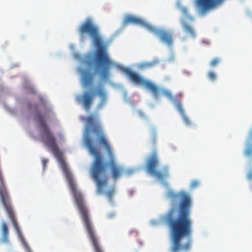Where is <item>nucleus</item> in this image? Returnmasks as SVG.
<instances>
[{
    "label": "nucleus",
    "mask_w": 252,
    "mask_h": 252,
    "mask_svg": "<svg viewBox=\"0 0 252 252\" xmlns=\"http://www.w3.org/2000/svg\"><path fill=\"white\" fill-rule=\"evenodd\" d=\"M208 77L212 81H215L216 78V74L213 72H209L208 74Z\"/></svg>",
    "instance_id": "aec40b11"
},
{
    "label": "nucleus",
    "mask_w": 252,
    "mask_h": 252,
    "mask_svg": "<svg viewBox=\"0 0 252 252\" xmlns=\"http://www.w3.org/2000/svg\"><path fill=\"white\" fill-rule=\"evenodd\" d=\"M40 127L41 130L42 142L50 148L53 154L58 158L61 167L67 180L70 189L80 213L82 220L94 252H103L98 237L95 233L89 211L84 203L82 194L77 189L72 175L63 158L62 153L60 151L57 146L55 137L49 126Z\"/></svg>",
    "instance_id": "7ed1b4c3"
},
{
    "label": "nucleus",
    "mask_w": 252,
    "mask_h": 252,
    "mask_svg": "<svg viewBox=\"0 0 252 252\" xmlns=\"http://www.w3.org/2000/svg\"><path fill=\"white\" fill-rule=\"evenodd\" d=\"M148 31L157 35L162 42L165 44L168 47H171L173 42V36L172 34L163 29L157 28L151 26H148Z\"/></svg>",
    "instance_id": "0eeeda50"
},
{
    "label": "nucleus",
    "mask_w": 252,
    "mask_h": 252,
    "mask_svg": "<svg viewBox=\"0 0 252 252\" xmlns=\"http://www.w3.org/2000/svg\"><path fill=\"white\" fill-rule=\"evenodd\" d=\"M48 162V159L46 158H43L42 159V163L43 164V169H45L46 165Z\"/></svg>",
    "instance_id": "412c9836"
},
{
    "label": "nucleus",
    "mask_w": 252,
    "mask_h": 252,
    "mask_svg": "<svg viewBox=\"0 0 252 252\" xmlns=\"http://www.w3.org/2000/svg\"><path fill=\"white\" fill-rule=\"evenodd\" d=\"M89 67L94 65L95 73L98 74L102 80L108 79L109 76V65L110 64H88Z\"/></svg>",
    "instance_id": "1a4fd4ad"
},
{
    "label": "nucleus",
    "mask_w": 252,
    "mask_h": 252,
    "mask_svg": "<svg viewBox=\"0 0 252 252\" xmlns=\"http://www.w3.org/2000/svg\"><path fill=\"white\" fill-rule=\"evenodd\" d=\"M115 193V189L114 187L109 189L105 192L106 196H107L108 200L112 201V197Z\"/></svg>",
    "instance_id": "dca6fc26"
},
{
    "label": "nucleus",
    "mask_w": 252,
    "mask_h": 252,
    "mask_svg": "<svg viewBox=\"0 0 252 252\" xmlns=\"http://www.w3.org/2000/svg\"><path fill=\"white\" fill-rule=\"evenodd\" d=\"M70 48L72 50H74L75 49V46L73 45H71L70 46Z\"/></svg>",
    "instance_id": "a878e982"
},
{
    "label": "nucleus",
    "mask_w": 252,
    "mask_h": 252,
    "mask_svg": "<svg viewBox=\"0 0 252 252\" xmlns=\"http://www.w3.org/2000/svg\"><path fill=\"white\" fill-rule=\"evenodd\" d=\"M181 22L184 30L187 32V33L189 34L192 37H195V33L193 28L190 25H188L184 19L181 20Z\"/></svg>",
    "instance_id": "2eb2a0df"
},
{
    "label": "nucleus",
    "mask_w": 252,
    "mask_h": 252,
    "mask_svg": "<svg viewBox=\"0 0 252 252\" xmlns=\"http://www.w3.org/2000/svg\"><path fill=\"white\" fill-rule=\"evenodd\" d=\"M1 237L0 241L3 243H8V229L5 221L1 222Z\"/></svg>",
    "instance_id": "f8f14e48"
},
{
    "label": "nucleus",
    "mask_w": 252,
    "mask_h": 252,
    "mask_svg": "<svg viewBox=\"0 0 252 252\" xmlns=\"http://www.w3.org/2000/svg\"><path fill=\"white\" fill-rule=\"evenodd\" d=\"M169 61H170V62H174V61H175V57H174V56L173 55H172L170 57Z\"/></svg>",
    "instance_id": "b1692460"
},
{
    "label": "nucleus",
    "mask_w": 252,
    "mask_h": 252,
    "mask_svg": "<svg viewBox=\"0 0 252 252\" xmlns=\"http://www.w3.org/2000/svg\"><path fill=\"white\" fill-rule=\"evenodd\" d=\"M87 124L84 137V144L88 149L90 154L94 157L91 168V174L96 184L97 193H102L107 186L108 177L107 176V164L104 162L102 156L94 145L91 137L92 132L97 136V141L103 146L111 160V175L114 180H117L122 174L124 169L115 163L113 154L111 148L108 143L103 131L102 126L96 114L90 115L84 119Z\"/></svg>",
    "instance_id": "f257e3e1"
},
{
    "label": "nucleus",
    "mask_w": 252,
    "mask_h": 252,
    "mask_svg": "<svg viewBox=\"0 0 252 252\" xmlns=\"http://www.w3.org/2000/svg\"><path fill=\"white\" fill-rule=\"evenodd\" d=\"M159 62V61L158 60H155L152 63H158Z\"/></svg>",
    "instance_id": "c85d7f7f"
},
{
    "label": "nucleus",
    "mask_w": 252,
    "mask_h": 252,
    "mask_svg": "<svg viewBox=\"0 0 252 252\" xmlns=\"http://www.w3.org/2000/svg\"><path fill=\"white\" fill-rule=\"evenodd\" d=\"M152 64H150V63H149V64H142V65H143V66H150L151 65H152Z\"/></svg>",
    "instance_id": "cd10ccee"
},
{
    "label": "nucleus",
    "mask_w": 252,
    "mask_h": 252,
    "mask_svg": "<svg viewBox=\"0 0 252 252\" xmlns=\"http://www.w3.org/2000/svg\"><path fill=\"white\" fill-rule=\"evenodd\" d=\"M28 108L29 109H32V104L31 103H29L28 104Z\"/></svg>",
    "instance_id": "bb28decb"
},
{
    "label": "nucleus",
    "mask_w": 252,
    "mask_h": 252,
    "mask_svg": "<svg viewBox=\"0 0 252 252\" xmlns=\"http://www.w3.org/2000/svg\"><path fill=\"white\" fill-rule=\"evenodd\" d=\"M159 163L157 152L156 150H154L151 155L147 158L145 163L146 169L148 173L161 181L169 176V169L167 166H165L161 170H157Z\"/></svg>",
    "instance_id": "39448f33"
},
{
    "label": "nucleus",
    "mask_w": 252,
    "mask_h": 252,
    "mask_svg": "<svg viewBox=\"0 0 252 252\" xmlns=\"http://www.w3.org/2000/svg\"><path fill=\"white\" fill-rule=\"evenodd\" d=\"M124 72L129 77L131 81L138 85H142L147 89L150 90L154 96L158 98L159 95L160 91L158 87L152 82L145 80L140 77L137 73L132 72L128 68H124Z\"/></svg>",
    "instance_id": "423d86ee"
},
{
    "label": "nucleus",
    "mask_w": 252,
    "mask_h": 252,
    "mask_svg": "<svg viewBox=\"0 0 252 252\" xmlns=\"http://www.w3.org/2000/svg\"><path fill=\"white\" fill-rule=\"evenodd\" d=\"M34 107H35V109H37V106L36 105H35V106H34Z\"/></svg>",
    "instance_id": "c756f323"
},
{
    "label": "nucleus",
    "mask_w": 252,
    "mask_h": 252,
    "mask_svg": "<svg viewBox=\"0 0 252 252\" xmlns=\"http://www.w3.org/2000/svg\"><path fill=\"white\" fill-rule=\"evenodd\" d=\"M162 94L170 99H173L172 95L170 92L164 90L162 91Z\"/></svg>",
    "instance_id": "a211bd4d"
},
{
    "label": "nucleus",
    "mask_w": 252,
    "mask_h": 252,
    "mask_svg": "<svg viewBox=\"0 0 252 252\" xmlns=\"http://www.w3.org/2000/svg\"><path fill=\"white\" fill-rule=\"evenodd\" d=\"M129 24L134 25H140L148 30V26H151V25L147 23L142 19L132 15H127L124 20V24L126 25Z\"/></svg>",
    "instance_id": "9d476101"
},
{
    "label": "nucleus",
    "mask_w": 252,
    "mask_h": 252,
    "mask_svg": "<svg viewBox=\"0 0 252 252\" xmlns=\"http://www.w3.org/2000/svg\"><path fill=\"white\" fill-rule=\"evenodd\" d=\"M96 90V94L98 95L101 101L99 104V106H103L107 100V94L103 87L101 86H99Z\"/></svg>",
    "instance_id": "ddd939ff"
},
{
    "label": "nucleus",
    "mask_w": 252,
    "mask_h": 252,
    "mask_svg": "<svg viewBox=\"0 0 252 252\" xmlns=\"http://www.w3.org/2000/svg\"><path fill=\"white\" fill-rule=\"evenodd\" d=\"M199 185V182L197 180H193L190 184V188L194 189L197 187Z\"/></svg>",
    "instance_id": "6ab92c4d"
},
{
    "label": "nucleus",
    "mask_w": 252,
    "mask_h": 252,
    "mask_svg": "<svg viewBox=\"0 0 252 252\" xmlns=\"http://www.w3.org/2000/svg\"><path fill=\"white\" fill-rule=\"evenodd\" d=\"M82 82L83 86L89 87L92 85L94 79V74L88 70H82Z\"/></svg>",
    "instance_id": "9b49d317"
},
{
    "label": "nucleus",
    "mask_w": 252,
    "mask_h": 252,
    "mask_svg": "<svg viewBox=\"0 0 252 252\" xmlns=\"http://www.w3.org/2000/svg\"><path fill=\"white\" fill-rule=\"evenodd\" d=\"M80 40L84 42L89 36L92 39L94 45L96 48L95 53L89 52L86 54L80 55L74 53L73 57L82 63H113L109 59L107 47L101 35L98 27L92 19L88 18L78 28Z\"/></svg>",
    "instance_id": "20e7f679"
},
{
    "label": "nucleus",
    "mask_w": 252,
    "mask_h": 252,
    "mask_svg": "<svg viewBox=\"0 0 252 252\" xmlns=\"http://www.w3.org/2000/svg\"><path fill=\"white\" fill-rule=\"evenodd\" d=\"M175 106L178 110V112L180 113V114L181 115V116L183 117V119L185 122L186 123L187 125H189L191 123L189 120V119L185 115L184 110L182 108V104L180 102L178 101L177 102L175 103Z\"/></svg>",
    "instance_id": "4468645a"
},
{
    "label": "nucleus",
    "mask_w": 252,
    "mask_h": 252,
    "mask_svg": "<svg viewBox=\"0 0 252 252\" xmlns=\"http://www.w3.org/2000/svg\"><path fill=\"white\" fill-rule=\"evenodd\" d=\"M247 178L248 180H252V170L250 169L248 172V173L247 174Z\"/></svg>",
    "instance_id": "4be33fe9"
},
{
    "label": "nucleus",
    "mask_w": 252,
    "mask_h": 252,
    "mask_svg": "<svg viewBox=\"0 0 252 252\" xmlns=\"http://www.w3.org/2000/svg\"><path fill=\"white\" fill-rule=\"evenodd\" d=\"M30 92L34 94L35 92V91L34 89L33 88L31 87L30 88Z\"/></svg>",
    "instance_id": "393cba45"
},
{
    "label": "nucleus",
    "mask_w": 252,
    "mask_h": 252,
    "mask_svg": "<svg viewBox=\"0 0 252 252\" xmlns=\"http://www.w3.org/2000/svg\"><path fill=\"white\" fill-rule=\"evenodd\" d=\"M220 61H221L219 58H215L211 61V63H219Z\"/></svg>",
    "instance_id": "5701e85b"
},
{
    "label": "nucleus",
    "mask_w": 252,
    "mask_h": 252,
    "mask_svg": "<svg viewBox=\"0 0 252 252\" xmlns=\"http://www.w3.org/2000/svg\"><path fill=\"white\" fill-rule=\"evenodd\" d=\"M167 197L173 202L179 199L178 210L176 215V210L173 207L164 216L163 220L168 226L170 234L171 252H179L181 250L189 251L191 240L189 239L185 245L181 244L184 238H189L192 234V221L190 219L191 200L189 195L185 192L178 193L169 190Z\"/></svg>",
    "instance_id": "f03ea898"
},
{
    "label": "nucleus",
    "mask_w": 252,
    "mask_h": 252,
    "mask_svg": "<svg viewBox=\"0 0 252 252\" xmlns=\"http://www.w3.org/2000/svg\"><path fill=\"white\" fill-rule=\"evenodd\" d=\"M94 94L86 92L76 97V100L82 103L86 111H89L93 103Z\"/></svg>",
    "instance_id": "6e6552de"
},
{
    "label": "nucleus",
    "mask_w": 252,
    "mask_h": 252,
    "mask_svg": "<svg viewBox=\"0 0 252 252\" xmlns=\"http://www.w3.org/2000/svg\"><path fill=\"white\" fill-rule=\"evenodd\" d=\"M181 11L183 15L186 17L187 19H189L190 21L193 20V17L190 15H189L188 13V9L185 7H183L181 9Z\"/></svg>",
    "instance_id": "f3484780"
}]
</instances>
